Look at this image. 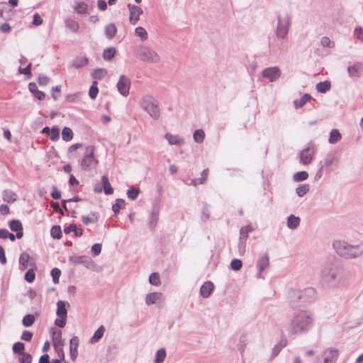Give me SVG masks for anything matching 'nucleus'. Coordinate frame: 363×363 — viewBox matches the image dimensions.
<instances>
[{
    "instance_id": "f257e3e1",
    "label": "nucleus",
    "mask_w": 363,
    "mask_h": 363,
    "mask_svg": "<svg viewBox=\"0 0 363 363\" xmlns=\"http://www.w3.org/2000/svg\"><path fill=\"white\" fill-rule=\"evenodd\" d=\"M314 315L311 311L300 310L291 318L287 327L289 335H301L307 333L313 326Z\"/></svg>"
},
{
    "instance_id": "f03ea898",
    "label": "nucleus",
    "mask_w": 363,
    "mask_h": 363,
    "mask_svg": "<svg viewBox=\"0 0 363 363\" xmlns=\"http://www.w3.org/2000/svg\"><path fill=\"white\" fill-rule=\"evenodd\" d=\"M333 246L337 254L345 259H355L363 254V244L350 245L345 240H335Z\"/></svg>"
},
{
    "instance_id": "7ed1b4c3",
    "label": "nucleus",
    "mask_w": 363,
    "mask_h": 363,
    "mask_svg": "<svg viewBox=\"0 0 363 363\" xmlns=\"http://www.w3.org/2000/svg\"><path fill=\"white\" fill-rule=\"evenodd\" d=\"M342 273L343 269L337 262H328L321 270V281L324 284H330L339 280Z\"/></svg>"
},
{
    "instance_id": "20e7f679",
    "label": "nucleus",
    "mask_w": 363,
    "mask_h": 363,
    "mask_svg": "<svg viewBox=\"0 0 363 363\" xmlns=\"http://www.w3.org/2000/svg\"><path fill=\"white\" fill-rule=\"evenodd\" d=\"M135 55L138 59L144 62L154 64L160 61V55L154 50L143 45L135 48Z\"/></svg>"
},
{
    "instance_id": "39448f33",
    "label": "nucleus",
    "mask_w": 363,
    "mask_h": 363,
    "mask_svg": "<svg viewBox=\"0 0 363 363\" xmlns=\"http://www.w3.org/2000/svg\"><path fill=\"white\" fill-rule=\"evenodd\" d=\"M141 106L154 119L157 120L160 116L159 102L153 96L147 95L143 97Z\"/></svg>"
},
{
    "instance_id": "423d86ee",
    "label": "nucleus",
    "mask_w": 363,
    "mask_h": 363,
    "mask_svg": "<svg viewBox=\"0 0 363 363\" xmlns=\"http://www.w3.org/2000/svg\"><path fill=\"white\" fill-rule=\"evenodd\" d=\"M94 150L95 147L93 145H89L86 147L81 161V166L83 169H91L95 167L98 164V160L94 157Z\"/></svg>"
},
{
    "instance_id": "0eeeda50",
    "label": "nucleus",
    "mask_w": 363,
    "mask_h": 363,
    "mask_svg": "<svg viewBox=\"0 0 363 363\" xmlns=\"http://www.w3.org/2000/svg\"><path fill=\"white\" fill-rule=\"evenodd\" d=\"M315 146L313 143H308L306 147L299 152V161L303 165H308L313 161L315 154Z\"/></svg>"
},
{
    "instance_id": "6e6552de",
    "label": "nucleus",
    "mask_w": 363,
    "mask_h": 363,
    "mask_svg": "<svg viewBox=\"0 0 363 363\" xmlns=\"http://www.w3.org/2000/svg\"><path fill=\"white\" fill-rule=\"evenodd\" d=\"M290 26V18L287 14L278 16V23L276 34L277 38L285 39Z\"/></svg>"
},
{
    "instance_id": "1a4fd4ad",
    "label": "nucleus",
    "mask_w": 363,
    "mask_h": 363,
    "mask_svg": "<svg viewBox=\"0 0 363 363\" xmlns=\"http://www.w3.org/2000/svg\"><path fill=\"white\" fill-rule=\"evenodd\" d=\"M69 306L68 303H66L62 301H58L57 302V315L59 318L55 319V324L60 328H64L66 325L67 315V310L66 308V305Z\"/></svg>"
},
{
    "instance_id": "9d476101",
    "label": "nucleus",
    "mask_w": 363,
    "mask_h": 363,
    "mask_svg": "<svg viewBox=\"0 0 363 363\" xmlns=\"http://www.w3.org/2000/svg\"><path fill=\"white\" fill-rule=\"evenodd\" d=\"M338 357V350L335 348H328L317 357L320 358L324 363H336Z\"/></svg>"
},
{
    "instance_id": "9b49d317",
    "label": "nucleus",
    "mask_w": 363,
    "mask_h": 363,
    "mask_svg": "<svg viewBox=\"0 0 363 363\" xmlns=\"http://www.w3.org/2000/svg\"><path fill=\"white\" fill-rule=\"evenodd\" d=\"M130 86V80L124 74L121 75L117 83V88L119 93L123 96H127L129 94Z\"/></svg>"
},
{
    "instance_id": "f8f14e48",
    "label": "nucleus",
    "mask_w": 363,
    "mask_h": 363,
    "mask_svg": "<svg viewBox=\"0 0 363 363\" xmlns=\"http://www.w3.org/2000/svg\"><path fill=\"white\" fill-rule=\"evenodd\" d=\"M269 257L267 255H262L257 262V279H264V276L262 275L263 272L269 268Z\"/></svg>"
},
{
    "instance_id": "ddd939ff",
    "label": "nucleus",
    "mask_w": 363,
    "mask_h": 363,
    "mask_svg": "<svg viewBox=\"0 0 363 363\" xmlns=\"http://www.w3.org/2000/svg\"><path fill=\"white\" fill-rule=\"evenodd\" d=\"M289 303L292 308H296L303 305L301 303L302 301L301 291L297 289H291L288 294Z\"/></svg>"
},
{
    "instance_id": "4468645a",
    "label": "nucleus",
    "mask_w": 363,
    "mask_h": 363,
    "mask_svg": "<svg viewBox=\"0 0 363 363\" xmlns=\"http://www.w3.org/2000/svg\"><path fill=\"white\" fill-rule=\"evenodd\" d=\"M128 8L130 10V22L135 25L139 20L140 16L143 13V10L140 7L131 4H128Z\"/></svg>"
},
{
    "instance_id": "2eb2a0df",
    "label": "nucleus",
    "mask_w": 363,
    "mask_h": 363,
    "mask_svg": "<svg viewBox=\"0 0 363 363\" xmlns=\"http://www.w3.org/2000/svg\"><path fill=\"white\" fill-rule=\"evenodd\" d=\"M316 291L312 287L306 288L301 291L302 301L301 303L303 304L312 302L315 298Z\"/></svg>"
},
{
    "instance_id": "dca6fc26",
    "label": "nucleus",
    "mask_w": 363,
    "mask_h": 363,
    "mask_svg": "<svg viewBox=\"0 0 363 363\" xmlns=\"http://www.w3.org/2000/svg\"><path fill=\"white\" fill-rule=\"evenodd\" d=\"M363 71V64L357 62L347 67V72L351 77H359Z\"/></svg>"
},
{
    "instance_id": "f3484780",
    "label": "nucleus",
    "mask_w": 363,
    "mask_h": 363,
    "mask_svg": "<svg viewBox=\"0 0 363 363\" xmlns=\"http://www.w3.org/2000/svg\"><path fill=\"white\" fill-rule=\"evenodd\" d=\"M79 346V339L77 336H74L69 341L70 357L72 360H75L78 355L77 348Z\"/></svg>"
},
{
    "instance_id": "a211bd4d",
    "label": "nucleus",
    "mask_w": 363,
    "mask_h": 363,
    "mask_svg": "<svg viewBox=\"0 0 363 363\" xmlns=\"http://www.w3.org/2000/svg\"><path fill=\"white\" fill-rule=\"evenodd\" d=\"M213 288L214 286L211 281H208L204 282L200 289L201 296L205 298H208L212 293Z\"/></svg>"
},
{
    "instance_id": "6ab92c4d",
    "label": "nucleus",
    "mask_w": 363,
    "mask_h": 363,
    "mask_svg": "<svg viewBox=\"0 0 363 363\" xmlns=\"http://www.w3.org/2000/svg\"><path fill=\"white\" fill-rule=\"evenodd\" d=\"M28 89L38 100H43L45 97V93L38 89V86L35 82H30L28 84Z\"/></svg>"
},
{
    "instance_id": "aec40b11",
    "label": "nucleus",
    "mask_w": 363,
    "mask_h": 363,
    "mask_svg": "<svg viewBox=\"0 0 363 363\" xmlns=\"http://www.w3.org/2000/svg\"><path fill=\"white\" fill-rule=\"evenodd\" d=\"M301 223V219L299 217L296 216L293 214L290 215L287 218L286 225L287 227L291 230L296 229Z\"/></svg>"
},
{
    "instance_id": "412c9836",
    "label": "nucleus",
    "mask_w": 363,
    "mask_h": 363,
    "mask_svg": "<svg viewBox=\"0 0 363 363\" xmlns=\"http://www.w3.org/2000/svg\"><path fill=\"white\" fill-rule=\"evenodd\" d=\"M164 138L168 140L170 145H181L184 143V140L177 135L166 133Z\"/></svg>"
},
{
    "instance_id": "4be33fe9",
    "label": "nucleus",
    "mask_w": 363,
    "mask_h": 363,
    "mask_svg": "<svg viewBox=\"0 0 363 363\" xmlns=\"http://www.w3.org/2000/svg\"><path fill=\"white\" fill-rule=\"evenodd\" d=\"M3 200L7 203H13L17 199V195L11 190H4L2 195Z\"/></svg>"
},
{
    "instance_id": "5701e85b",
    "label": "nucleus",
    "mask_w": 363,
    "mask_h": 363,
    "mask_svg": "<svg viewBox=\"0 0 363 363\" xmlns=\"http://www.w3.org/2000/svg\"><path fill=\"white\" fill-rule=\"evenodd\" d=\"M105 332V328L104 325H101L94 333L93 336L90 339L91 343L98 342L103 337Z\"/></svg>"
},
{
    "instance_id": "b1692460",
    "label": "nucleus",
    "mask_w": 363,
    "mask_h": 363,
    "mask_svg": "<svg viewBox=\"0 0 363 363\" xmlns=\"http://www.w3.org/2000/svg\"><path fill=\"white\" fill-rule=\"evenodd\" d=\"M90 259H89L86 256H78V255H73L69 257V261L75 264H83L84 265L87 264L89 263V261Z\"/></svg>"
},
{
    "instance_id": "393cba45",
    "label": "nucleus",
    "mask_w": 363,
    "mask_h": 363,
    "mask_svg": "<svg viewBox=\"0 0 363 363\" xmlns=\"http://www.w3.org/2000/svg\"><path fill=\"white\" fill-rule=\"evenodd\" d=\"M342 139V135L337 129H333L330 133L328 142L330 144H335Z\"/></svg>"
},
{
    "instance_id": "a878e982",
    "label": "nucleus",
    "mask_w": 363,
    "mask_h": 363,
    "mask_svg": "<svg viewBox=\"0 0 363 363\" xmlns=\"http://www.w3.org/2000/svg\"><path fill=\"white\" fill-rule=\"evenodd\" d=\"M101 182L104 187V193L106 195H110L113 193V189L111 187L108 177L106 175L102 176L101 177Z\"/></svg>"
},
{
    "instance_id": "bb28decb",
    "label": "nucleus",
    "mask_w": 363,
    "mask_h": 363,
    "mask_svg": "<svg viewBox=\"0 0 363 363\" xmlns=\"http://www.w3.org/2000/svg\"><path fill=\"white\" fill-rule=\"evenodd\" d=\"M30 259V256L28 253L23 252L21 254L19 257V263L21 266V269H26L28 265L30 264L28 263L29 260Z\"/></svg>"
},
{
    "instance_id": "cd10ccee",
    "label": "nucleus",
    "mask_w": 363,
    "mask_h": 363,
    "mask_svg": "<svg viewBox=\"0 0 363 363\" xmlns=\"http://www.w3.org/2000/svg\"><path fill=\"white\" fill-rule=\"evenodd\" d=\"M162 296L161 293H150L147 295L145 298V303L147 305L150 306L151 304L155 303Z\"/></svg>"
},
{
    "instance_id": "c85d7f7f",
    "label": "nucleus",
    "mask_w": 363,
    "mask_h": 363,
    "mask_svg": "<svg viewBox=\"0 0 363 363\" xmlns=\"http://www.w3.org/2000/svg\"><path fill=\"white\" fill-rule=\"evenodd\" d=\"M117 32V28L113 23H110L106 26L105 28V34L107 38L111 39L113 38Z\"/></svg>"
},
{
    "instance_id": "c756f323",
    "label": "nucleus",
    "mask_w": 363,
    "mask_h": 363,
    "mask_svg": "<svg viewBox=\"0 0 363 363\" xmlns=\"http://www.w3.org/2000/svg\"><path fill=\"white\" fill-rule=\"evenodd\" d=\"M66 27L68 28L71 31L76 33L79 30V23L71 18H67L65 20Z\"/></svg>"
},
{
    "instance_id": "7c9ffc66",
    "label": "nucleus",
    "mask_w": 363,
    "mask_h": 363,
    "mask_svg": "<svg viewBox=\"0 0 363 363\" xmlns=\"http://www.w3.org/2000/svg\"><path fill=\"white\" fill-rule=\"evenodd\" d=\"M331 84L329 81L319 82L316 84V89L320 93H325L330 89Z\"/></svg>"
},
{
    "instance_id": "2f4dec72",
    "label": "nucleus",
    "mask_w": 363,
    "mask_h": 363,
    "mask_svg": "<svg viewBox=\"0 0 363 363\" xmlns=\"http://www.w3.org/2000/svg\"><path fill=\"white\" fill-rule=\"evenodd\" d=\"M53 345L62 347L64 345V341L62 339V332L59 330L57 333H52Z\"/></svg>"
},
{
    "instance_id": "473e14b6",
    "label": "nucleus",
    "mask_w": 363,
    "mask_h": 363,
    "mask_svg": "<svg viewBox=\"0 0 363 363\" xmlns=\"http://www.w3.org/2000/svg\"><path fill=\"white\" fill-rule=\"evenodd\" d=\"M62 138L66 142L70 141L73 138L72 129L69 127H64L62 131Z\"/></svg>"
},
{
    "instance_id": "72a5a7b5",
    "label": "nucleus",
    "mask_w": 363,
    "mask_h": 363,
    "mask_svg": "<svg viewBox=\"0 0 363 363\" xmlns=\"http://www.w3.org/2000/svg\"><path fill=\"white\" fill-rule=\"evenodd\" d=\"M311 99V96L310 94H304L299 100H295L294 103L296 108H301L303 106L306 104V102L310 101Z\"/></svg>"
},
{
    "instance_id": "f704fd0d",
    "label": "nucleus",
    "mask_w": 363,
    "mask_h": 363,
    "mask_svg": "<svg viewBox=\"0 0 363 363\" xmlns=\"http://www.w3.org/2000/svg\"><path fill=\"white\" fill-rule=\"evenodd\" d=\"M116 54V50L115 48H106L103 52V57L105 60H111L114 57Z\"/></svg>"
},
{
    "instance_id": "c9c22d12",
    "label": "nucleus",
    "mask_w": 363,
    "mask_h": 363,
    "mask_svg": "<svg viewBox=\"0 0 363 363\" xmlns=\"http://www.w3.org/2000/svg\"><path fill=\"white\" fill-rule=\"evenodd\" d=\"M88 63V59L86 57H78L73 61V67L78 69L85 66Z\"/></svg>"
},
{
    "instance_id": "e433bc0d",
    "label": "nucleus",
    "mask_w": 363,
    "mask_h": 363,
    "mask_svg": "<svg viewBox=\"0 0 363 363\" xmlns=\"http://www.w3.org/2000/svg\"><path fill=\"white\" fill-rule=\"evenodd\" d=\"M125 205V200L122 199H117L116 203L112 206V210L114 212L115 215L119 213L120 209L123 208Z\"/></svg>"
},
{
    "instance_id": "4c0bfd02",
    "label": "nucleus",
    "mask_w": 363,
    "mask_h": 363,
    "mask_svg": "<svg viewBox=\"0 0 363 363\" xmlns=\"http://www.w3.org/2000/svg\"><path fill=\"white\" fill-rule=\"evenodd\" d=\"M50 235L55 239H60L62 236L61 227L60 225H53L50 229Z\"/></svg>"
},
{
    "instance_id": "58836bf2",
    "label": "nucleus",
    "mask_w": 363,
    "mask_h": 363,
    "mask_svg": "<svg viewBox=\"0 0 363 363\" xmlns=\"http://www.w3.org/2000/svg\"><path fill=\"white\" fill-rule=\"evenodd\" d=\"M166 357V351L164 348L158 350L156 352L154 363H162Z\"/></svg>"
},
{
    "instance_id": "ea45409f",
    "label": "nucleus",
    "mask_w": 363,
    "mask_h": 363,
    "mask_svg": "<svg viewBox=\"0 0 363 363\" xmlns=\"http://www.w3.org/2000/svg\"><path fill=\"white\" fill-rule=\"evenodd\" d=\"M9 226L10 229L13 232L20 231L21 229H23L22 223L19 220H11L9 223Z\"/></svg>"
},
{
    "instance_id": "a19ab883",
    "label": "nucleus",
    "mask_w": 363,
    "mask_h": 363,
    "mask_svg": "<svg viewBox=\"0 0 363 363\" xmlns=\"http://www.w3.org/2000/svg\"><path fill=\"white\" fill-rule=\"evenodd\" d=\"M309 189H310L309 184H301L296 188V192L298 196L302 197V196H305L309 191Z\"/></svg>"
},
{
    "instance_id": "79ce46f5",
    "label": "nucleus",
    "mask_w": 363,
    "mask_h": 363,
    "mask_svg": "<svg viewBox=\"0 0 363 363\" xmlns=\"http://www.w3.org/2000/svg\"><path fill=\"white\" fill-rule=\"evenodd\" d=\"M35 320V315L33 314L26 315L22 320V323L25 327L31 326Z\"/></svg>"
},
{
    "instance_id": "37998d69",
    "label": "nucleus",
    "mask_w": 363,
    "mask_h": 363,
    "mask_svg": "<svg viewBox=\"0 0 363 363\" xmlns=\"http://www.w3.org/2000/svg\"><path fill=\"white\" fill-rule=\"evenodd\" d=\"M308 174L307 173V172L301 171V172H298L295 173L293 176V179H294V181H295L296 182H299L306 180L308 179Z\"/></svg>"
},
{
    "instance_id": "c03bdc74",
    "label": "nucleus",
    "mask_w": 363,
    "mask_h": 363,
    "mask_svg": "<svg viewBox=\"0 0 363 363\" xmlns=\"http://www.w3.org/2000/svg\"><path fill=\"white\" fill-rule=\"evenodd\" d=\"M193 138L196 143H201L204 140L205 133L201 129L196 130L194 133Z\"/></svg>"
},
{
    "instance_id": "a18cd8bd",
    "label": "nucleus",
    "mask_w": 363,
    "mask_h": 363,
    "mask_svg": "<svg viewBox=\"0 0 363 363\" xmlns=\"http://www.w3.org/2000/svg\"><path fill=\"white\" fill-rule=\"evenodd\" d=\"M336 162V157L333 155H330L326 157L324 161V164L320 167V169L328 168L332 166Z\"/></svg>"
},
{
    "instance_id": "49530a36",
    "label": "nucleus",
    "mask_w": 363,
    "mask_h": 363,
    "mask_svg": "<svg viewBox=\"0 0 363 363\" xmlns=\"http://www.w3.org/2000/svg\"><path fill=\"white\" fill-rule=\"evenodd\" d=\"M140 193V190L134 186H130L128 191H127V196L128 199L130 200H135Z\"/></svg>"
},
{
    "instance_id": "de8ad7c7",
    "label": "nucleus",
    "mask_w": 363,
    "mask_h": 363,
    "mask_svg": "<svg viewBox=\"0 0 363 363\" xmlns=\"http://www.w3.org/2000/svg\"><path fill=\"white\" fill-rule=\"evenodd\" d=\"M87 9H88V5L84 2H79L74 7L75 11L79 14L86 13Z\"/></svg>"
},
{
    "instance_id": "09e8293b",
    "label": "nucleus",
    "mask_w": 363,
    "mask_h": 363,
    "mask_svg": "<svg viewBox=\"0 0 363 363\" xmlns=\"http://www.w3.org/2000/svg\"><path fill=\"white\" fill-rule=\"evenodd\" d=\"M48 136L52 141L58 140L60 138V129L57 126L52 127Z\"/></svg>"
},
{
    "instance_id": "8fccbe9b",
    "label": "nucleus",
    "mask_w": 363,
    "mask_h": 363,
    "mask_svg": "<svg viewBox=\"0 0 363 363\" xmlns=\"http://www.w3.org/2000/svg\"><path fill=\"white\" fill-rule=\"evenodd\" d=\"M135 33L137 36L144 41L147 39V33L143 27H137L135 30Z\"/></svg>"
},
{
    "instance_id": "3c124183",
    "label": "nucleus",
    "mask_w": 363,
    "mask_h": 363,
    "mask_svg": "<svg viewBox=\"0 0 363 363\" xmlns=\"http://www.w3.org/2000/svg\"><path fill=\"white\" fill-rule=\"evenodd\" d=\"M286 344H287L286 339L282 338L280 340V342H279V344L277 345L275 347H274V352H273L274 357L277 355L279 353V352L281 351V350L286 347Z\"/></svg>"
},
{
    "instance_id": "603ef678",
    "label": "nucleus",
    "mask_w": 363,
    "mask_h": 363,
    "mask_svg": "<svg viewBox=\"0 0 363 363\" xmlns=\"http://www.w3.org/2000/svg\"><path fill=\"white\" fill-rule=\"evenodd\" d=\"M12 350L15 354H22L25 350V345L21 342H17L13 344Z\"/></svg>"
},
{
    "instance_id": "864d4df0",
    "label": "nucleus",
    "mask_w": 363,
    "mask_h": 363,
    "mask_svg": "<svg viewBox=\"0 0 363 363\" xmlns=\"http://www.w3.org/2000/svg\"><path fill=\"white\" fill-rule=\"evenodd\" d=\"M99 89L97 87V82H94L92 85L90 86L89 95L91 99H95L97 96Z\"/></svg>"
},
{
    "instance_id": "5fc2aeb1",
    "label": "nucleus",
    "mask_w": 363,
    "mask_h": 363,
    "mask_svg": "<svg viewBox=\"0 0 363 363\" xmlns=\"http://www.w3.org/2000/svg\"><path fill=\"white\" fill-rule=\"evenodd\" d=\"M18 357V362L20 363H31L32 362V356L27 352H23Z\"/></svg>"
},
{
    "instance_id": "6e6d98bb",
    "label": "nucleus",
    "mask_w": 363,
    "mask_h": 363,
    "mask_svg": "<svg viewBox=\"0 0 363 363\" xmlns=\"http://www.w3.org/2000/svg\"><path fill=\"white\" fill-rule=\"evenodd\" d=\"M149 281L152 285L159 286L160 284V279L158 273L153 272L149 277Z\"/></svg>"
},
{
    "instance_id": "4d7b16f0",
    "label": "nucleus",
    "mask_w": 363,
    "mask_h": 363,
    "mask_svg": "<svg viewBox=\"0 0 363 363\" xmlns=\"http://www.w3.org/2000/svg\"><path fill=\"white\" fill-rule=\"evenodd\" d=\"M242 267V262L240 259H234L230 262V269L233 271H238Z\"/></svg>"
},
{
    "instance_id": "13d9d810",
    "label": "nucleus",
    "mask_w": 363,
    "mask_h": 363,
    "mask_svg": "<svg viewBox=\"0 0 363 363\" xmlns=\"http://www.w3.org/2000/svg\"><path fill=\"white\" fill-rule=\"evenodd\" d=\"M50 274L52 276L53 282L55 284L59 283L61 271L58 268L55 267L51 270Z\"/></svg>"
},
{
    "instance_id": "bf43d9fd",
    "label": "nucleus",
    "mask_w": 363,
    "mask_h": 363,
    "mask_svg": "<svg viewBox=\"0 0 363 363\" xmlns=\"http://www.w3.org/2000/svg\"><path fill=\"white\" fill-rule=\"evenodd\" d=\"M106 73L107 72L105 69H98L94 70V73L92 74V77L96 79H101L105 77Z\"/></svg>"
},
{
    "instance_id": "052dcab7",
    "label": "nucleus",
    "mask_w": 363,
    "mask_h": 363,
    "mask_svg": "<svg viewBox=\"0 0 363 363\" xmlns=\"http://www.w3.org/2000/svg\"><path fill=\"white\" fill-rule=\"evenodd\" d=\"M24 278H25V280L29 283L33 282L35 280V274L34 273L33 269H28L26 272Z\"/></svg>"
},
{
    "instance_id": "680f3d73",
    "label": "nucleus",
    "mask_w": 363,
    "mask_h": 363,
    "mask_svg": "<svg viewBox=\"0 0 363 363\" xmlns=\"http://www.w3.org/2000/svg\"><path fill=\"white\" fill-rule=\"evenodd\" d=\"M262 77L268 78L269 82H272V67H267L262 72Z\"/></svg>"
},
{
    "instance_id": "e2e57ef3",
    "label": "nucleus",
    "mask_w": 363,
    "mask_h": 363,
    "mask_svg": "<svg viewBox=\"0 0 363 363\" xmlns=\"http://www.w3.org/2000/svg\"><path fill=\"white\" fill-rule=\"evenodd\" d=\"M33 337V333L28 330H24L21 336V339L29 342Z\"/></svg>"
},
{
    "instance_id": "0e129e2a",
    "label": "nucleus",
    "mask_w": 363,
    "mask_h": 363,
    "mask_svg": "<svg viewBox=\"0 0 363 363\" xmlns=\"http://www.w3.org/2000/svg\"><path fill=\"white\" fill-rule=\"evenodd\" d=\"M101 252V245L100 243H96L91 247V252L94 256L99 255Z\"/></svg>"
},
{
    "instance_id": "69168bd1",
    "label": "nucleus",
    "mask_w": 363,
    "mask_h": 363,
    "mask_svg": "<svg viewBox=\"0 0 363 363\" xmlns=\"http://www.w3.org/2000/svg\"><path fill=\"white\" fill-rule=\"evenodd\" d=\"M51 196L55 200H58L61 197V193L55 186L52 188Z\"/></svg>"
},
{
    "instance_id": "338daca9",
    "label": "nucleus",
    "mask_w": 363,
    "mask_h": 363,
    "mask_svg": "<svg viewBox=\"0 0 363 363\" xmlns=\"http://www.w3.org/2000/svg\"><path fill=\"white\" fill-rule=\"evenodd\" d=\"M320 43L323 47L331 48L333 46V43L331 42L330 38L328 37H323L321 38Z\"/></svg>"
},
{
    "instance_id": "774afa93",
    "label": "nucleus",
    "mask_w": 363,
    "mask_h": 363,
    "mask_svg": "<svg viewBox=\"0 0 363 363\" xmlns=\"http://www.w3.org/2000/svg\"><path fill=\"white\" fill-rule=\"evenodd\" d=\"M354 35L361 42H363V29L361 27H357L354 30Z\"/></svg>"
}]
</instances>
